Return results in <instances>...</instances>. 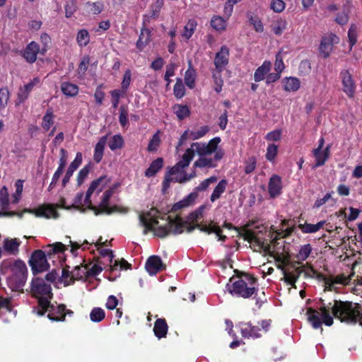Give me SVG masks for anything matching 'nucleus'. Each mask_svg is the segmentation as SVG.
Segmentation results:
<instances>
[{"label":"nucleus","instance_id":"f257e3e1","mask_svg":"<svg viewBox=\"0 0 362 362\" xmlns=\"http://www.w3.org/2000/svg\"><path fill=\"white\" fill-rule=\"evenodd\" d=\"M159 211L152 208L146 213L139 214L140 224L144 227L143 233L146 235L149 231L153 232L154 235L163 238L170 234L178 235L183 233L184 230L188 233L193 231L195 228L207 234L220 232V226L213 221L210 224L196 223L191 225L189 222L185 221L181 217L177 216L172 218L170 216H163L161 218L165 220V223L159 225L158 218H160Z\"/></svg>","mask_w":362,"mask_h":362},{"label":"nucleus","instance_id":"f03ea898","mask_svg":"<svg viewBox=\"0 0 362 362\" xmlns=\"http://www.w3.org/2000/svg\"><path fill=\"white\" fill-rule=\"evenodd\" d=\"M320 307L319 308L321 313V319L319 313L310 308L308 309V320L315 329L321 327L322 323L326 326H332L334 323L333 317L330 315V309L333 316L339 320L341 322L347 324H356L358 322L361 305L358 303H354L351 301H342L341 300H334L333 304L329 303L327 305L324 303V300H320Z\"/></svg>","mask_w":362,"mask_h":362},{"label":"nucleus","instance_id":"7ed1b4c3","mask_svg":"<svg viewBox=\"0 0 362 362\" xmlns=\"http://www.w3.org/2000/svg\"><path fill=\"white\" fill-rule=\"evenodd\" d=\"M9 206V196L6 187L4 186L0 189V207L1 212L0 216L6 217H13L17 216L21 218L23 214L28 213L34 214L36 217H43L49 218L51 217L57 218L58 213L52 204H43L35 209H24L21 212L8 211Z\"/></svg>","mask_w":362,"mask_h":362},{"label":"nucleus","instance_id":"20e7f679","mask_svg":"<svg viewBox=\"0 0 362 362\" xmlns=\"http://www.w3.org/2000/svg\"><path fill=\"white\" fill-rule=\"evenodd\" d=\"M257 279L253 275L242 272L237 277H231L230 283L226 284V288L230 294L234 297L250 298L255 295L256 298L258 288Z\"/></svg>","mask_w":362,"mask_h":362},{"label":"nucleus","instance_id":"39448f33","mask_svg":"<svg viewBox=\"0 0 362 362\" xmlns=\"http://www.w3.org/2000/svg\"><path fill=\"white\" fill-rule=\"evenodd\" d=\"M252 225L253 222H248L244 226L239 228L240 230L238 233L245 240L255 244L259 249L265 252H269L271 242L276 240V237L273 238V233L269 232L268 236L270 238V240H268L267 238L260 236V234L267 232V227L261 225L255 227L254 230H250L249 228Z\"/></svg>","mask_w":362,"mask_h":362},{"label":"nucleus","instance_id":"423d86ee","mask_svg":"<svg viewBox=\"0 0 362 362\" xmlns=\"http://www.w3.org/2000/svg\"><path fill=\"white\" fill-rule=\"evenodd\" d=\"M3 264L9 267L12 272L9 283L17 289L23 287L28 277V269L25 262L21 259L9 260L4 261Z\"/></svg>","mask_w":362,"mask_h":362},{"label":"nucleus","instance_id":"0eeeda50","mask_svg":"<svg viewBox=\"0 0 362 362\" xmlns=\"http://www.w3.org/2000/svg\"><path fill=\"white\" fill-rule=\"evenodd\" d=\"M38 310L37 313L39 315H44L48 313L47 317L52 321H64L66 317V305L61 304L54 305L50 303V300L46 297H40L37 301Z\"/></svg>","mask_w":362,"mask_h":362},{"label":"nucleus","instance_id":"6e6552de","mask_svg":"<svg viewBox=\"0 0 362 362\" xmlns=\"http://www.w3.org/2000/svg\"><path fill=\"white\" fill-rule=\"evenodd\" d=\"M271 320H262L260 325H253L251 322H241L240 331L242 336L245 338H259L262 337V333H266L269 331L271 326Z\"/></svg>","mask_w":362,"mask_h":362},{"label":"nucleus","instance_id":"1a4fd4ad","mask_svg":"<svg viewBox=\"0 0 362 362\" xmlns=\"http://www.w3.org/2000/svg\"><path fill=\"white\" fill-rule=\"evenodd\" d=\"M28 264L34 275L47 271L50 267L45 252L42 250H35L33 252Z\"/></svg>","mask_w":362,"mask_h":362},{"label":"nucleus","instance_id":"9d476101","mask_svg":"<svg viewBox=\"0 0 362 362\" xmlns=\"http://www.w3.org/2000/svg\"><path fill=\"white\" fill-rule=\"evenodd\" d=\"M31 291L37 299L40 297H46L49 300L53 297L51 285L47 284L43 279L35 278L31 283Z\"/></svg>","mask_w":362,"mask_h":362},{"label":"nucleus","instance_id":"9b49d317","mask_svg":"<svg viewBox=\"0 0 362 362\" xmlns=\"http://www.w3.org/2000/svg\"><path fill=\"white\" fill-rule=\"evenodd\" d=\"M342 90L349 98H354L356 92V83L352 74L348 69H343L339 74Z\"/></svg>","mask_w":362,"mask_h":362},{"label":"nucleus","instance_id":"f8f14e48","mask_svg":"<svg viewBox=\"0 0 362 362\" xmlns=\"http://www.w3.org/2000/svg\"><path fill=\"white\" fill-rule=\"evenodd\" d=\"M113 192L112 189L106 190L103 195L102 200L98 207H92V210L94 211L95 215L105 214L107 215L113 213L119 212V208L118 206H110V199L112 197Z\"/></svg>","mask_w":362,"mask_h":362},{"label":"nucleus","instance_id":"ddd939ff","mask_svg":"<svg viewBox=\"0 0 362 362\" xmlns=\"http://www.w3.org/2000/svg\"><path fill=\"white\" fill-rule=\"evenodd\" d=\"M40 84V79L39 77H35L30 80L28 83L21 86L17 93V98L16 105H19L25 102L28 98L30 93L33 91L34 88Z\"/></svg>","mask_w":362,"mask_h":362},{"label":"nucleus","instance_id":"4468645a","mask_svg":"<svg viewBox=\"0 0 362 362\" xmlns=\"http://www.w3.org/2000/svg\"><path fill=\"white\" fill-rule=\"evenodd\" d=\"M305 269H309L311 272H315V271L311 264L307 263L305 264H302L301 266L298 267V268H296V269H294L293 272H288V274H286L285 283L287 285L291 286L293 288H296V283L297 282L300 276L303 273L305 274V276L306 277L310 276V274H308L305 272Z\"/></svg>","mask_w":362,"mask_h":362},{"label":"nucleus","instance_id":"2eb2a0df","mask_svg":"<svg viewBox=\"0 0 362 362\" xmlns=\"http://www.w3.org/2000/svg\"><path fill=\"white\" fill-rule=\"evenodd\" d=\"M230 50L226 45L221 47L219 51L216 53L214 59L215 71L223 72L229 63Z\"/></svg>","mask_w":362,"mask_h":362},{"label":"nucleus","instance_id":"dca6fc26","mask_svg":"<svg viewBox=\"0 0 362 362\" xmlns=\"http://www.w3.org/2000/svg\"><path fill=\"white\" fill-rule=\"evenodd\" d=\"M339 42V38L333 33H330L327 36H325L321 40L320 45V52L322 57L326 59L329 57L332 51L333 45Z\"/></svg>","mask_w":362,"mask_h":362},{"label":"nucleus","instance_id":"f3484780","mask_svg":"<svg viewBox=\"0 0 362 362\" xmlns=\"http://www.w3.org/2000/svg\"><path fill=\"white\" fill-rule=\"evenodd\" d=\"M164 6V0H156L149 7V13L143 15L142 24L146 27L151 20L158 18L161 9Z\"/></svg>","mask_w":362,"mask_h":362},{"label":"nucleus","instance_id":"a211bd4d","mask_svg":"<svg viewBox=\"0 0 362 362\" xmlns=\"http://www.w3.org/2000/svg\"><path fill=\"white\" fill-rule=\"evenodd\" d=\"M40 45L35 41L28 43L21 52L22 57L29 64H33L37 60V54H40Z\"/></svg>","mask_w":362,"mask_h":362},{"label":"nucleus","instance_id":"6ab92c4d","mask_svg":"<svg viewBox=\"0 0 362 362\" xmlns=\"http://www.w3.org/2000/svg\"><path fill=\"white\" fill-rule=\"evenodd\" d=\"M145 268L150 275H156L165 269L161 258L157 255H152L146 260Z\"/></svg>","mask_w":362,"mask_h":362},{"label":"nucleus","instance_id":"aec40b11","mask_svg":"<svg viewBox=\"0 0 362 362\" xmlns=\"http://www.w3.org/2000/svg\"><path fill=\"white\" fill-rule=\"evenodd\" d=\"M282 190L281 177L277 175H273L269 181L268 192L270 197L275 198L280 195Z\"/></svg>","mask_w":362,"mask_h":362},{"label":"nucleus","instance_id":"412c9836","mask_svg":"<svg viewBox=\"0 0 362 362\" xmlns=\"http://www.w3.org/2000/svg\"><path fill=\"white\" fill-rule=\"evenodd\" d=\"M83 160V154L81 152H78L76 155L75 159L71 163L68 167L66 173L62 179V186L65 187L69 182L70 178L73 175L74 172L81 165Z\"/></svg>","mask_w":362,"mask_h":362},{"label":"nucleus","instance_id":"4be33fe9","mask_svg":"<svg viewBox=\"0 0 362 362\" xmlns=\"http://www.w3.org/2000/svg\"><path fill=\"white\" fill-rule=\"evenodd\" d=\"M168 325L165 318H158L154 322L153 332L158 339L166 337Z\"/></svg>","mask_w":362,"mask_h":362},{"label":"nucleus","instance_id":"5701e85b","mask_svg":"<svg viewBox=\"0 0 362 362\" xmlns=\"http://www.w3.org/2000/svg\"><path fill=\"white\" fill-rule=\"evenodd\" d=\"M107 136L108 135L107 134L100 138L99 141L95 146L93 158L95 162L97 163H100L103 158Z\"/></svg>","mask_w":362,"mask_h":362},{"label":"nucleus","instance_id":"b1692460","mask_svg":"<svg viewBox=\"0 0 362 362\" xmlns=\"http://www.w3.org/2000/svg\"><path fill=\"white\" fill-rule=\"evenodd\" d=\"M197 198V194L196 192H191L189 194H188L186 197H185L183 199L180 200V202L175 203L173 207L172 210L173 211H177L181 209L188 207L191 205H192L195 199Z\"/></svg>","mask_w":362,"mask_h":362},{"label":"nucleus","instance_id":"393cba45","mask_svg":"<svg viewBox=\"0 0 362 362\" xmlns=\"http://www.w3.org/2000/svg\"><path fill=\"white\" fill-rule=\"evenodd\" d=\"M272 67V63L269 61H264L255 71L254 80L255 82H259L265 78V76L269 72Z\"/></svg>","mask_w":362,"mask_h":362},{"label":"nucleus","instance_id":"a878e982","mask_svg":"<svg viewBox=\"0 0 362 362\" xmlns=\"http://www.w3.org/2000/svg\"><path fill=\"white\" fill-rule=\"evenodd\" d=\"M163 159L158 158L153 160L149 167L146 170L144 174L147 177H153L163 167Z\"/></svg>","mask_w":362,"mask_h":362},{"label":"nucleus","instance_id":"bb28decb","mask_svg":"<svg viewBox=\"0 0 362 362\" xmlns=\"http://www.w3.org/2000/svg\"><path fill=\"white\" fill-rule=\"evenodd\" d=\"M196 70L193 68L192 62H188V68L185 74V83L189 88H194L195 86Z\"/></svg>","mask_w":362,"mask_h":362},{"label":"nucleus","instance_id":"cd10ccee","mask_svg":"<svg viewBox=\"0 0 362 362\" xmlns=\"http://www.w3.org/2000/svg\"><path fill=\"white\" fill-rule=\"evenodd\" d=\"M325 223V221H321L316 224L308 223H300L298 224V228L300 229L303 233H314L320 230L324 226Z\"/></svg>","mask_w":362,"mask_h":362},{"label":"nucleus","instance_id":"c85d7f7f","mask_svg":"<svg viewBox=\"0 0 362 362\" xmlns=\"http://www.w3.org/2000/svg\"><path fill=\"white\" fill-rule=\"evenodd\" d=\"M88 277L87 272V266L83 265L81 264L80 265H77L74 267V270L71 271V283H74L75 281H79L83 279H86Z\"/></svg>","mask_w":362,"mask_h":362},{"label":"nucleus","instance_id":"c756f323","mask_svg":"<svg viewBox=\"0 0 362 362\" xmlns=\"http://www.w3.org/2000/svg\"><path fill=\"white\" fill-rule=\"evenodd\" d=\"M21 241L18 238H6L4 241V249L9 254L15 255L18 252Z\"/></svg>","mask_w":362,"mask_h":362},{"label":"nucleus","instance_id":"7c9ffc66","mask_svg":"<svg viewBox=\"0 0 362 362\" xmlns=\"http://www.w3.org/2000/svg\"><path fill=\"white\" fill-rule=\"evenodd\" d=\"M151 30L143 25L141 30V34L136 42V47L141 50L150 41Z\"/></svg>","mask_w":362,"mask_h":362},{"label":"nucleus","instance_id":"2f4dec72","mask_svg":"<svg viewBox=\"0 0 362 362\" xmlns=\"http://www.w3.org/2000/svg\"><path fill=\"white\" fill-rule=\"evenodd\" d=\"M287 24V21L285 19L278 18L272 23L271 29L276 35H281L283 32L286 29Z\"/></svg>","mask_w":362,"mask_h":362},{"label":"nucleus","instance_id":"473e14b6","mask_svg":"<svg viewBox=\"0 0 362 362\" xmlns=\"http://www.w3.org/2000/svg\"><path fill=\"white\" fill-rule=\"evenodd\" d=\"M227 185L228 182L225 179L221 180L218 183L210 197V200L212 202L220 198L221 195L225 192Z\"/></svg>","mask_w":362,"mask_h":362},{"label":"nucleus","instance_id":"72a5a7b5","mask_svg":"<svg viewBox=\"0 0 362 362\" xmlns=\"http://www.w3.org/2000/svg\"><path fill=\"white\" fill-rule=\"evenodd\" d=\"M284 89L288 92H296L300 86V82L298 78L296 77L286 78Z\"/></svg>","mask_w":362,"mask_h":362},{"label":"nucleus","instance_id":"f704fd0d","mask_svg":"<svg viewBox=\"0 0 362 362\" xmlns=\"http://www.w3.org/2000/svg\"><path fill=\"white\" fill-rule=\"evenodd\" d=\"M62 92L69 97L76 96L78 93V87L70 82H63L61 85Z\"/></svg>","mask_w":362,"mask_h":362},{"label":"nucleus","instance_id":"c9c22d12","mask_svg":"<svg viewBox=\"0 0 362 362\" xmlns=\"http://www.w3.org/2000/svg\"><path fill=\"white\" fill-rule=\"evenodd\" d=\"M90 34L86 29H81L76 35V42L80 47H86L90 42Z\"/></svg>","mask_w":362,"mask_h":362},{"label":"nucleus","instance_id":"e433bc0d","mask_svg":"<svg viewBox=\"0 0 362 362\" xmlns=\"http://www.w3.org/2000/svg\"><path fill=\"white\" fill-rule=\"evenodd\" d=\"M110 180L107 177V175L100 176L99 178L92 181L88 189L94 192L98 188L100 187L99 191H102L103 187L110 182Z\"/></svg>","mask_w":362,"mask_h":362},{"label":"nucleus","instance_id":"4c0bfd02","mask_svg":"<svg viewBox=\"0 0 362 362\" xmlns=\"http://www.w3.org/2000/svg\"><path fill=\"white\" fill-rule=\"evenodd\" d=\"M312 251L313 247L310 244L308 243L301 245L298 252L296 255V258L298 260L302 261L303 262L309 257Z\"/></svg>","mask_w":362,"mask_h":362},{"label":"nucleus","instance_id":"58836bf2","mask_svg":"<svg viewBox=\"0 0 362 362\" xmlns=\"http://www.w3.org/2000/svg\"><path fill=\"white\" fill-rule=\"evenodd\" d=\"M350 281V278L346 276L344 274L336 276L334 279L332 278H325V282L327 285H333L335 284L347 285Z\"/></svg>","mask_w":362,"mask_h":362},{"label":"nucleus","instance_id":"ea45409f","mask_svg":"<svg viewBox=\"0 0 362 362\" xmlns=\"http://www.w3.org/2000/svg\"><path fill=\"white\" fill-rule=\"evenodd\" d=\"M160 131L158 130L150 139L147 146V150L149 152H154L158 150V146L160 144Z\"/></svg>","mask_w":362,"mask_h":362},{"label":"nucleus","instance_id":"a19ab883","mask_svg":"<svg viewBox=\"0 0 362 362\" xmlns=\"http://www.w3.org/2000/svg\"><path fill=\"white\" fill-rule=\"evenodd\" d=\"M216 163L214 162V160L212 158H209L203 156H200V158L197 160L194 163V168H213L216 167Z\"/></svg>","mask_w":362,"mask_h":362},{"label":"nucleus","instance_id":"79ce46f5","mask_svg":"<svg viewBox=\"0 0 362 362\" xmlns=\"http://www.w3.org/2000/svg\"><path fill=\"white\" fill-rule=\"evenodd\" d=\"M173 109L179 120H182L190 115V110L187 105L177 104L173 107Z\"/></svg>","mask_w":362,"mask_h":362},{"label":"nucleus","instance_id":"37998d69","mask_svg":"<svg viewBox=\"0 0 362 362\" xmlns=\"http://www.w3.org/2000/svg\"><path fill=\"white\" fill-rule=\"evenodd\" d=\"M197 25V23L195 20H189L187 23L184 27V30L182 34V37L186 40H189L194 34Z\"/></svg>","mask_w":362,"mask_h":362},{"label":"nucleus","instance_id":"c03bdc74","mask_svg":"<svg viewBox=\"0 0 362 362\" xmlns=\"http://www.w3.org/2000/svg\"><path fill=\"white\" fill-rule=\"evenodd\" d=\"M54 124V114L51 108L47 110L45 115L42 118V127L48 131Z\"/></svg>","mask_w":362,"mask_h":362},{"label":"nucleus","instance_id":"a18cd8bd","mask_svg":"<svg viewBox=\"0 0 362 362\" xmlns=\"http://www.w3.org/2000/svg\"><path fill=\"white\" fill-rule=\"evenodd\" d=\"M108 146L112 151L122 148L124 146L123 137L121 134L114 135L110 140Z\"/></svg>","mask_w":362,"mask_h":362},{"label":"nucleus","instance_id":"49530a36","mask_svg":"<svg viewBox=\"0 0 362 362\" xmlns=\"http://www.w3.org/2000/svg\"><path fill=\"white\" fill-rule=\"evenodd\" d=\"M211 27L218 31H223L226 30V21L221 16H215L211 21Z\"/></svg>","mask_w":362,"mask_h":362},{"label":"nucleus","instance_id":"de8ad7c7","mask_svg":"<svg viewBox=\"0 0 362 362\" xmlns=\"http://www.w3.org/2000/svg\"><path fill=\"white\" fill-rule=\"evenodd\" d=\"M173 93L177 99L183 98L185 95V88L180 78H177L176 83L173 88Z\"/></svg>","mask_w":362,"mask_h":362},{"label":"nucleus","instance_id":"09e8293b","mask_svg":"<svg viewBox=\"0 0 362 362\" xmlns=\"http://www.w3.org/2000/svg\"><path fill=\"white\" fill-rule=\"evenodd\" d=\"M222 72H217V71L214 70L212 71V78L214 83V90L219 93L222 90V88L223 86V79L221 76Z\"/></svg>","mask_w":362,"mask_h":362},{"label":"nucleus","instance_id":"8fccbe9b","mask_svg":"<svg viewBox=\"0 0 362 362\" xmlns=\"http://www.w3.org/2000/svg\"><path fill=\"white\" fill-rule=\"evenodd\" d=\"M192 149H193V152H197L198 155L200 156H204L206 155H209V152H208L206 144L202 142H195L191 144Z\"/></svg>","mask_w":362,"mask_h":362},{"label":"nucleus","instance_id":"3c124183","mask_svg":"<svg viewBox=\"0 0 362 362\" xmlns=\"http://www.w3.org/2000/svg\"><path fill=\"white\" fill-rule=\"evenodd\" d=\"M194 156V153L193 152V149L191 148H187L185 153L182 155V160H180L179 165L181 166V168H186L187 167L191 160L193 159Z\"/></svg>","mask_w":362,"mask_h":362},{"label":"nucleus","instance_id":"603ef678","mask_svg":"<svg viewBox=\"0 0 362 362\" xmlns=\"http://www.w3.org/2000/svg\"><path fill=\"white\" fill-rule=\"evenodd\" d=\"M132 81V72L130 69H127L124 71L123 79L121 83V88L119 89L123 92V94H126L127 90L129 88L130 83Z\"/></svg>","mask_w":362,"mask_h":362},{"label":"nucleus","instance_id":"864d4df0","mask_svg":"<svg viewBox=\"0 0 362 362\" xmlns=\"http://www.w3.org/2000/svg\"><path fill=\"white\" fill-rule=\"evenodd\" d=\"M105 317V311L100 308H94L90 313V318L93 322H101Z\"/></svg>","mask_w":362,"mask_h":362},{"label":"nucleus","instance_id":"5fc2aeb1","mask_svg":"<svg viewBox=\"0 0 362 362\" xmlns=\"http://www.w3.org/2000/svg\"><path fill=\"white\" fill-rule=\"evenodd\" d=\"M209 131V128L208 126H202L197 131L189 130V139L192 140L199 139L204 136Z\"/></svg>","mask_w":362,"mask_h":362},{"label":"nucleus","instance_id":"6e6d98bb","mask_svg":"<svg viewBox=\"0 0 362 362\" xmlns=\"http://www.w3.org/2000/svg\"><path fill=\"white\" fill-rule=\"evenodd\" d=\"M10 98V92L7 87L0 88V110L4 109Z\"/></svg>","mask_w":362,"mask_h":362},{"label":"nucleus","instance_id":"4d7b16f0","mask_svg":"<svg viewBox=\"0 0 362 362\" xmlns=\"http://www.w3.org/2000/svg\"><path fill=\"white\" fill-rule=\"evenodd\" d=\"M40 42L42 44L40 54L45 55L50 47L51 37L47 33H43L40 35Z\"/></svg>","mask_w":362,"mask_h":362},{"label":"nucleus","instance_id":"13d9d810","mask_svg":"<svg viewBox=\"0 0 362 362\" xmlns=\"http://www.w3.org/2000/svg\"><path fill=\"white\" fill-rule=\"evenodd\" d=\"M110 93L111 95L112 106L114 109H116L119 103L120 98L125 94H123V92L119 89L111 90Z\"/></svg>","mask_w":362,"mask_h":362},{"label":"nucleus","instance_id":"bf43d9fd","mask_svg":"<svg viewBox=\"0 0 362 362\" xmlns=\"http://www.w3.org/2000/svg\"><path fill=\"white\" fill-rule=\"evenodd\" d=\"M278 153V146L274 144H269L267 148L266 158L269 161H272L276 158Z\"/></svg>","mask_w":362,"mask_h":362},{"label":"nucleus","instance_id":"052dcab7","mask_svg":"<svg viewBox=\"0 0 362 362\" xmlns=\"http://www.w3.org/2000/svg\"><path fill=\"white\" fill-rule=\"evenodd\" d=\"M348 37L350 47H352L357 42V27L356 25H351L348 31Z\"/></svg>","mask_w":362,"mask_h":362},{"label":"nucleus","instance_id":"680f3d73","mask_svg":"<svg viewBox=\"0 0 362 362\" xmlns=\"http://www.w3.org/2000/svg\"><path fill=\"white\" fill-rule=\"evenodd\" d=\"M257 164V159L255 156L249 157L245 162V173L246 174H250L252 173Z\"/></svg>","mask_w":362,"mask_h":362},{"label":"nucleus","instance_id":"e2e57ef3","mask_svg":"<svg viewBox=\"0 0 362 362\" xmlns=\"http://www.w3.org/2000/svg\"><path fill=\"white\" fill-rule=\"evenodd\" d=\"M249 22L251 25H253L254 29L256 32L262 33L264 30L263 23L261 21L260 18L257 16H250L249 18Z\"/></svg>","mask_w":362,"mask_h":362},{"label":"nucleus","instance_id":"0e129e2a","mask_svg":"<svg viewBox=\"0 0 362 362\" xmlns=\"http://www.w3.org/2000/svg\"><path fill=\"white\" fill-rule=\"evenodd\" d=\"M313 156L315 158V161H316L315 167L322 166L327 161L326 156L323 155L322 150L314 149L313 150Z\"/></svg>","mask_w":362,"mask_h":362},{"label":"nucleus","instance_id":"69168bd1","mask_svg":"<svg viewBox=\"0 0 362 362\" xmlns=\"http://www.w3.org/2000/svg\"><path fill=\"white\" fill-rule=\"evenodd\" d=\"M77 8L76 0H68L65 5V16L70 18L76 12Z\"/></svg>","mask_w":362,"mask_h":362},{"label":"nucleus","instance_id":"338daca9","mask_svg":"<svg viewBox=\"0 0 362 362\" xmlns=\"http://www.w3.org/2000/svg\"><path fill=\"white\" fill-rule=\"evenodd\" d=\"M90 165H86L78 173L77 183L78 185H81L83 183L85 179L87 177L90 172Z\"/></svg>","mask_w":362,"mask_h":362},{"label":"nucleus","instance_id":"774afa93","mask_svg":"<svg viewBox=\"0 0 362 362\" xmlns=\"http://www.w3.org/2000/svg\"><path fill=\"white\" fill-rule=\"evenodd\" d=\"M217 181V177L216 176H211L204 180H203L196 188L195 189L198 192H202L206 190L210 184L214 183Z\"/></svg>","mask_w":362,"mask_h":362}]
</instances>
